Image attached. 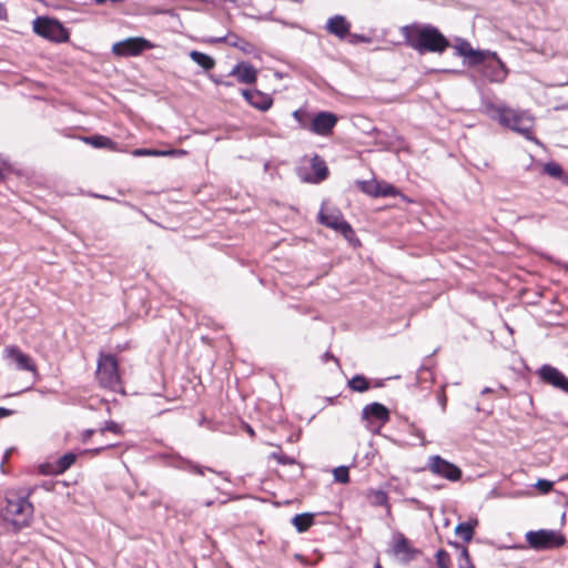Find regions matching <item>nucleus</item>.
Returning a JSON list of instances; mask_svg holds the SVG:
<instances>
[{
    "label": "nucleus",
    "instance_id": "43",
    "mask_svg": "<svg viewBox=\"0 0 568 568\" xmlns=\"http://www.w3.org/2000/svg\"><path fill=\"white\" fill-rule=\"evenodd\" d=\"M13 414L12 409L0 407V418L11 416Z\"/></svg>",
    "mask_w": 568,
    "mask_h": 568
},
{
    "label": "nucleus",
    "instance_id": "35",
    "mask_svg": "<svg viewBox=\"0 0 568 568\" xmlns=\"http://www.w3.org/2000/svg\"><path fill=\"white\" fill-rule=\"evenodd\" d=\"M132 154L134 156H161L164 153H160V150L155 149H135Z\"/></svg>",
    "mask_w": 568,
    "mask_h": 568
},
{
    "label": "nucleus",
    "instance_id": "40",
    "mask_svg": "<svg viewBox=\"0 0 568 568\" xmlns=\"http://www.w3.org/2000/svg\"><path fill=\"white\" fill-rule=\"evenodd\" d=\"M349 37H351L349 42L353 43V44L367 41V38L365 36H362V34L354 33V34H349Z\"/></svg>",
    "mask_w": 568,
    "mask_h": 568
},
{
    "label": "nucleus",
    "instance_id": "8",
    "mask_svg": "<svg viewBox=\"0 0 568 568\" xmlns=\"http://www.w3.org/2000/svg\"><path fill=\"white\" fill-rule=\"evenodd\" d=\"M153 48L154 44L149 40L141 37H134L115 42L112 45V52L118 57H135L141 54L143 51Z\"/></svg>",
    "mask_w": 568,
    "mask_h": 568
},
{
    "label": "nucleus",
    "instance_id": "51",
    "mask_svg": "<svg viewBox=\"0 0 568 568\" xmlns=\"http://www.w3.org/2000/svg\"><path fill=\"white\" fill-rule=\"evenodd\" d=\"M212 81L216 84H221V82H223V80H220L217 78H214V77H211Z\"/></svg>",
    "mask_w": 568,
    "mask_h": 568
},
{
    "label": "nucleus",
    "instance_id": "26",
    "mask_svg": "<svg viewBox=\"0 0 568 568\" xmlns=\"http://www.w3.org/2000/svg\"><path fill=\"white\" fill-rule=\"evenodd\" d=\"M292 115H293L294 120L297 122L298 128L301 130H306V131L311 130L310 123H312L313 113H311L310 111H307L304 108H300V109L295 110Z\"/></svg>",
    "mask_w": 568,
    "mask_h": 568
},
{
    "label": "nucleus",
    "instance_id": "19",
    "mask_svg": "<svg viewBox=\"0 0 568 568\" xmlns=\"http://www.w3.org/2000/svg\"><path fill=\"white\" fill-rule=\"evenodd\" d=\"M362 418L365 420L376 419L384 425L389 420V410L383 404L374 402L364 406Z\"/></svg>",
    "mask_w": 568,
    "mask_h": 568
},
{
    "label": "nucleus",
    "instance_id": "59",
    "mask_svg": "<svg viewBox=\"0 0 568 568\" xmlns=\"http://www.w3.org/2000/svg\"><path fill=\"white\" fill-rule=\"evenodd\" d=\"M212 504H213L212 500H209V501L205 503L206 506H211Z\"/></svg>",
    "mask_w": 568,
    "mask_h": 568
},
{
    "label": "nucleus",
    "instance_id": "50",
    "mask_svg": "<svg viewBox=\"0 0 568 568\" xmlns=\"http://www.w3.org/2000/svg\"><path fill=\"white\" fill-rule=\"evenodd\" d=\"M383 385H384V384H383V382H382V381H376V382L373 384V386H374V387H382Z\"/></svg>",
    "mask_w": 568,
    "mask_h": 568
},
{
    "label": "nucleus",
    "instance_id": "22",
    "mask_svg": "<svg viewBox=\"0 0 568 568\" xmlns=\"http://www.w3.org/2000/svg\"><path fill=\"white\" fill-rule=\"evenodd\" d=\"M215 42H227L231 47L237 48L244 53H252L254 45L248 41L237 37L236 34H229L214 40Z\"/></svg>",
    "mask_w": 568,
    "mask_h": 568
},
{
    "label": "nucleus",
    "instance_id": "1",
    "mask_svg": "<svg viewBox=\"0 0 568 568\" xmlns=\"http://www.w3.org/2000/svg\"><path fill=\"white\" fill-rule=\"evenodd\" d=\"M405 43L418 51L443 53L448 47V39L432 24H417L413 23L400 28Z\"/></svg>",
    "mask_w": 568,
    "mask_h": 568
},
{
    "label": "nucleus",
    "instance_id": "49",
    "mask_svg": "<svg viewBox=\"0 0 568 568\" xmlns=\"http://www.w3.org/2000/svg\"><path fill=\"white\" fill-rule=\"evenodd\" d=\"M493 389L489 388V387H485L483 390H481V394L485 395V394H488V393H491Z\"/></svg>",
    "mask_w": 568,
    "mask_h": 568
},
{
    "label": "nucleus",
    "instance_id": "29",
    "mask_svg": "<svg viewBox=\"0 0 568 568\" xmlns=\"http://www.w3.org/2000/svg\"><path fill=\"white\" fill-rule=\"evenodd\" d=\"M357 185L363 193L373 197H378V181H357Z\"/></svg>",
    "mask_w": 568,
    "mask_h": 568
},
{
    "label": "nucleus",
    "instance_id": "4",
    "mask_svg": "<svg viewBox=\"0 0 568 568\" xmlns=\"http://www.w3.org/2000/svg\"><path fill=\"white\" fill-rule=\"evenodd\" d=\"M97 379L99 384L111 390L121 388L119 365L114 355L101 354L98 359Z\"/></svg>",
    "mask_w": 568,
    "mask_h": 568
},
{
    "label": "nucleus",
    "instance_id": "21",
    "mask_svg": "<svg viewBox=\"0 0 568 568\" xmlns=\"http://www.w3.org/2000/svg\"><path fill=\"white\" fill-rule=\"evenodd\" d=\"M312 169L314 171L313 178H304V181H308L312 183H320L324 181L328 175V168L325 163V161L320 158L317 154H315L312 158Z\"/></svg>",
    "mask_w": 568,
    "mask_h": 568
},
{
    "label": "nucleus",
    "instance_id": "39",
    "mask_svg": "<svg viewBox=\"0 0 568 568\" xmlns=\"http://www.w3.org/2000/svg\"><path fill=\"white\" fill-rule=\"evenodd\" d=\"M452 545L455 546L460 551L458 559H469L470 558L468 549L465 546H460L457 542H452Z\"/></svg>",
    "mask_w": 568,
    "mask_h": 568
},
{
    "label": "nucleus",
    "instance_id": "54",
    "mask_svg": "<svg viewBox=\"0 0 568 568\" xmlns=\"http://www.w3.org/2000/svg\"><path fill=\"white\" fill-rule=\"evenodd\" d=\"M246 428H247L248 434H250L251 436H253V435H254V430H253V428H252L251 426H248V425L246 426Z\"/></svg>",
    "mask_w": 568,
    "mask_h": 568
},
{
    "label": "nucleus",
    "instance_id": "45",
    "mask_svg": "<svg viewBox=\"0 0 568 568\" xmlns=\"http://www.w3.org/2000/svg\"><path fill=\"white\" fill-rule=\"evenodd\" d=\"M7 16L8 13L6 7L0 3V20H7Z\"/></svg>",
    "mask_w": 568,
    "mask_h": 568
},
{
    "label": "nucleus",
    "instance_id": "58",
    "mask_svg": "<svg viewBox=\"0 0 568 568\" xmlns=\"http://www.w3.org/2000/svg\"><path fill=\"white\" fill-rule=\"evenodd\" d=\"M3 179V171L0 169V180Z\"/></svg>",
    "mask_w": 568,
    "mask_h": 568
},
{
    "label": "nucleus",
    "instance_id": "44",
    "mask_svg": "<svg viewBox=\"0 0 568 568\" xmlns=\"http://www.w3.org/2000/svg\"><path fill=\"white\" fill-rule=\"evenodd\" d=\"M114 446H115V444H105L103 446H100V447H97V448L92 449V452L95 453V454H99L100 452H102V450H104L106 448L114 447Z\"/></svg>",
    "mask_w": 568,
    "mask_h": 568
},
{
    "label": "nucleus",
    "instance_id": "11",
    "mask_svg": "<svg viewBox=\"0 0 568 568\" xmlns=\"http://www.w3.org/2000/svg\"><path fill=\"white\" fill-rule=\"evenodd\" d=\"M338 118L335 113L329 111H320L313 113L310 132L320 136H328L332 134Z\"/></svg>",
    "mask_w": 568,
    "mask_h": 568
},
{
    "label": "nucleus",
    "instance_id": "47",
    "mask_svg": "<svg viewBox=\"0 0 568 568\" xmlns=\"http://www.w3.org/2000/svg\"><path fill=\"white\" fill-rule=\"evenodd\" d=\"M328 359H334L335 362H337V359L328 352H326L324 355H323V361L324 362H327Z\"/></svg>",
    "mask_w": 568,
    "mask_h": 568
},
{
    "label": "nucleus",
    "instance_id": "6",
    "mask_svg": "<svg viewBox=\"0 0 568 568\" xmlns=\"http://www.w3.org/2000/svg\"><path fill=\"white\" fill-rule=\"evenodd\" d=\"M33 31L50 41L65 42L69 39L67 29L55 19L38 17L33 21Z\"/></svg>",
    "mask_w": 568,
    "mask_h": 568
},
{
    "label": "nucleus",
    "instance_id": "15",
    "mask_svg": "<svg viewBox=\"0 0 568 568\" xmlns=\"http://www.w3.org/2000/svg\"><path fill=\"white\" fill-rule=\"evenodd\" d=\"M230 77H235L240 83L253 84L257 80V70L248 62H239L229 73Z\"/></svg>",
    "mask_w": 568,
    "mask_h": 568
},
{
    "label": "nucleus",
    "instance_id": "17",
    "mask_svg": "<svg viewBox=\"0 0 568 568\" xmlns=\"http://www.w3.org/2000/svg\"><path fill=\"white\" fill-rule=\"evenodd\" d=\"M320 222L335 231H338L344 237L349 239L354 235V231L348 222H346L341 215H326L323 212L320 213Z\"/></svg>",
    "mask_w": 568,
    "mask_h": 568
},
{
    "label": "nucleus",
    "instance_id": "9",
    "mask_svg": "<svg viewBox=\"0 0 568 568\" xmlns=\"http://www.w3.org/2000/svg\"><path fill=\"white\" fill-rule=\"evenodd\" d=\"M427 469L450 481L459 480L463 474L457 465L444 459L439 455H434L428 458Z\"/></svg>",
    "mask_w": 568,
    "mask_h": 568
},
{
    "label": "nucleus",
    "instance_id": "31",
    "mask_svg": "<svg viewBox=\"0 0 568 568\" xmlns=\"http://www.w3.org/2000/svg\"><path fill=\"white\" fill-rule=\"evenodd\" d=\"M85 142L90 143L94 148H111L114 142L104 135H92L85 139Z\"/></svg>",
    "mask_w": 568,
    "mask_h": 568
},
{
    "label": "nucleus",
    "instance_id": "20",
    "mask_svg": "<svg viewBox=\"0 0 568 568\" xmlns=\"http://www.w3.org/2000/svg\"><path fill=\"white\" fill-rule=\"evenodd\" d=\"M326 29L329 33L336 36L339 39L346 38L349 34L351 23L345 17L336 14L328 19Z\"/></svg>",
    "mask_w": 568,
    "mask_h": 568
},
{
    "label": "nucleus",
    "instance_id": "7",
    "mask_svg": "<svg viewBox=\"0 0 568 568\" xmlns=\"http://www.w3.org/2000/svg\"><path fill=\"white\" fill-rule=\"evenodd\" d=\"M389 551L403 564H408L420 555V550L402 532L394 534Z\"/></svg>",
    "mask_w": 568,
    "mask_h": 568
},
{
    "label": "nucleus",
    "instance_id": "10",
    "mask_svg": "<svg viewBox=\"0 0 568 568\" xmlns=\"http://www.w3.org/2000/svg\"><path fill=\"white\" fill-rule=\"evenodd\" d=\"M481 73L490 82H503L507 77V69L496 53L485 52L484 62H481Z\"/></svg>",
    "mask_w": 568,
    "mask_h": 568
},
{
    "label": "nucleus",
    "instance_id": "62",
    "mask_svg": "<svg viewBox=\"0 0 568 568\" xmlns=\"http://www.w3.org/2000/svg\"><path fill=\"white\" fill-rule=\"evenodd\" d=\"M44 487L47 488V490H50L49 484H45Z\"/></svg>",
    "mask_w": 568,
    "mask_h": 568
},
{
    "label": "nucleus",
    "instance_id": "14",
    "mask_svg": "<svg viewBox=\"0 0 568 568\" xmlns=\"http://www.w3.org/2000/svg\"><path fill=\"white\" fill-rule=\"evenodd\" d=\"M4 354L7 358L16 363L18 369L28 372L36 371V365L33 364L31 357L24 354L18 346H7L4 348Z\"/></svg>",
    "mask_w": 568,
    "mask_h": 568
},
{
    "label": "nucleus",
    "instance_id": "16",
    "mask_svg": "<svg viewBox=\"0 0 568 568\" xmlns=\"http://www.w3.org/2000/svg\"><path fill=\"white\" fill-rule=\"evenodd\" d=\"M77 460V455L67 453L62 455L55 464H45L40 466V473L43 475H60L68 470Z\"/></svg>",
    "mask_w": 568,
    "mask_h": 568
},
{
    "label": "nucleus",
    "instance_id": "55",
    "mask_svg": "<svg viewBox=\"0 0 568 568\" xmlns=\"http://www.w3.org/2000/svg\"><path fill=\"white\" fill-rule=\"evenodd\" d=\"M97 197H100V199H104V200H110L109 196H105V195H95Z\"/></svg>",
    "mask_w": 568,
    "mask_h": 568
},
{
    "label": "nucleus",
    "instance_id": "3",
    "mask_svg": "<svg viewBox=\"0 0 568 568\" xmlns=\"http://www.w3.org/2000/svg\"><path fill=\"white\" fill-rule=\"evenodd\" d=\"M6 500L7 504L2 510L4 520L10 523L16 529L28 527L34 511L29 496L8 495Z\"/></svg>",
    "mask_w": 568,
    "mask_h": 568
},
{
    "label": "nucleus",
    "instance_id": "57",
    "mask_svg": "<svg viewBox=\"0 0 568 568\" xmlns=\"http://www.w3.org/2000/svg\"><path fill=\"white\" fill-rule=\"evenodd\" d=\"M280 462L283 464L291 463V460H288L287 458L281 459Z\"/></svg>",
    "mask_w": 568,
    "mask_h": 568
},
{
    "label": "nucleus",
    "instance_id": "41",
    "mask_svg": "<svg viewBox=\"0 0 568 568\" xmlns=\"http://www.w3.org/2000/svg\"><path fill=\"white\" fill-rule=\"evenodd\" d=\"M458 567L459 568H475L470 558L469 559H458Z\"/></svg>",
    "mask_w": 568,
    "mask_h": 568
},
{
    "label": "nucleus",
    "instance_id": "52",
    "mask_svg": "<svg viewBox=\"0 0 568 568\" xmlns=\"http://www.w3.org/2000/svg\"><path fill=\"white\" fill-rule=\"evenodd\" d=\"M221 85H224V87H232V85H233V83H232V82H230V81H223V82H221Z\"/></svg>",
    "mask_w": 568,
    "mask_h": 568
},
{
    "label": "nucleus",
    "instance_id": "38",
    "mask_svg": "<svg viewBox=\"0 0 568 568\" xmlns=\"http://www.w3.org/2000/svg\"><path fill=\"white\" fill-rule=\"evenodd\" d=\"M189 469L192 473H195V474L201 475V476L204 475L205 470L211 471V473H216L214 469H212L210 467H202L200 465H195V464H192V463L189 464Z\"/></svg>",
    "mask_w": 568,
    "mask_h": 568
},
{
    "label": "nucleus",
    "instance_id": "61",
    "mask_svg": "<svg viewBox=\"0 0 568 568\" xmlns=\"http://www.w3.org/2000/svg\"><path fill=\"white\" fill-rule=\"evenodd\" d=\"M44 487L47 488V490H50L49 484H45Z\"/></svg>",
    "mask_w": 568,
    "mask_h": 568
},
{
    "label": "nucleus",
    "instance_id": "12",
    "mask_svg": "<svg viewBox=\"0 0 568 568\" xmlns=\"http://www.w3.org/2000/svg\"><path fill=\"white\" fill-rule=\"evenodd\" d=\"M537 374L545 384L568 394V377L557 367L545 364L538 369Z\"/></svg>",
    "mask_w": 568,
    "mask_h": 568
},
{
    "label": "nucleus",
    "instance_id": "56",
    "mask_svg": "<svg viewBox=\"0 0 568 568\" xmlns=\"http://www.w3.org/2000/svg\"><path fill=\"white\" fill-rule=\"evenodd\" d=\"M94 1H95V3H98V4H102V3H104L106 0H94Z\"/></svg>",
    "mask_w": 568,
    "mask_h": 568
},
{
    "label": "nucleus",
    "instance_id": "2",
    "mask_svg": "<svg viewBox=\"0 0 568 568\" xmlns=\"http://www.w3.org/2000/svg\"><path fill=\"white\" fill-rule=\"evenodd\" d=\"M486 113L501 126L508 128L527 140H534V118L527 112L506 106L505 104L487 103Z\"/></svg>",
    "mask_w": 568,
    "mask_h": 568
},
{
    "label": "nucleus",
    "instance_id": "24",
    "mask_svg": "<svg viewBox=\"0 0 568 568\" xmlns=\"http://www.w3.org/2000/svg\"><path fill=\"white\" fill-rule=\"evenodd\" d=\"M189 57L191 58L192 61H194L197 65H200L205 71H210L215 67V60L206 53H203V52H200L196 50H192L189 53Z\"/></svg>",
    "mask_w": 568,
    "mask_h": 568
},
{
    "label": "nucleus",
    "instance_id": "37",
    "mask_svg": "<svg viewBox=\"0 0 568 568\" xmlns=\"http://www.w3.org/2000/svg\"><path fill=\"white\" fill-rule=\"evenodd\" d=\"M105 432H111L113 434L119 435V434H121L122 428H121V426L119 424H116L115 422L111 420V422H108L105 424V426L100 429V434L101 435H103Z\"/></svg>",
    "mask_w": 568,
    "mask_h": 568
},
{
    "label": "nucleus",
    "instance_id": "25",
    "mask_svg": "<svg viewBox=\"0 0 568 568\" xmlns=\"http://www.w3.org/2000/svg\"><path fill=\"white\" fill-rule=\"evenodd\" d=\"M292 524L298 532H305L314 524V515L311 513L297 514L292 518Z\"/></svg>",
    "mask_w": 568,
    "mask_h": 568
},
{
    "label": "nucleus",
    "instance_id": "32",
    "mask_svg": "<svg viewBox=\"0 0 568 568\" xmlns=\"http://www.w3.org/2000/svg\"><path fill=\"white\" fill-rule=\"evenodd\" d=\"M377 192L378 197L396 196L398 194L397 189L387 182H378Z\"/></svg>",
    "mask_w": 568,
    "mask_h": 568
},
{
    "label": "nucleus",
    "instance_id": "53",
    "mask_svg": "<svg viewBox=\"0 0 568 568\" xmlns=\"http://www.w3.org/2000/svg\"><path fill=\"white\" fill-rule=\"evenodd\" d=\"M440 403H442L443 408H445V405H446V397H445V395L442 396Z\"/></svg>",
    "mask_w": 568,
    "mask_h": 568
},
{
    "label": "nucleus",
    "instance_id": "18",
    "mask_svg": "<svg viewBox=\"0 0 568 568\" xmlns=\"http://www.w3.org/2000/svg\"><path fill=\"white\" fill-rule=\"evenodd\" d=\"M455 50L458 55L466 58L468 60V64L471 67L479 65L484 62L485 52L473 49L470 43L466 40H458L455 45Z\"/></svg>",
    "mask_w": 568,
    "mask_h": 568
},
{
    "label": "nucleus",
    "instance_id": "42",
    "mask_svg": "<svg viewBox=\"0 0 568 568\" xmlns=\"http://www.w3.org/2000/svg\"><path fill=\"white\" fill-rule=\"evenodd\" d=\"M12 450L13 448H9L4 452V455H3V459H2V463H1V470L2 473H4V463L9 460L11 454H12Z\"/></svg>",
    "mask_w": 568,
    "mask_h": 568
},
{
    "label": "nucleus",
    "instance_id": "5",
    "mask_svg": "<svg viewBox=\"0 0 568 568\" xmlns=\"http://www.w3.org/2000/svg\"><path fill=\"white\" fill-rule=\"evenodd\" d=\"M525 538L529 547L535 550L559 548L566 542L562 534L548 529L530 530L526 532Z\"/></svg>",
    "mask_w": 568,
    "mask_h": 568
},
{
    "label": "nucleus",
    "instance_id": "46",
    "mask_svg": "<svg viewBox=\"0 0 568 568\" xmlns=\"http://www.w3.org/2000/svg\"><path fill=\"white\" fill-rule=\"evenodd\" d=\"M94 434L93 429H87L82 435V440L87 442Z\"/></svg>",
    "mask_w": 568,
    "mask_h": 568
},
{
    "label": "nucleus",
    "instance_id": "23",
    "mask_svg": "<svg viewBox=\"0 0 568 568\" xmlns=\"http://www.w3.org/2000/svg\"><path fill=\"white\" fill-rule=\"evenodd\" d=\"M478 525L477 519L459 523L455 528V534L465 542H469L474 536V529Z\"/></svg>",
    "mask_w": 568,
    "mask_h": 568
},
{
    "label": "nucleus",
    "instance_id": "34",
    "mask_svg": "<svg viewBox=\"0 0 568 568\" xmlns=\"http://www.w3.org/2000/svg\"><path fill=\"white\" fill-rule=\"evenodd\" d=\"M435 558L438 568H449L450 557L446 550L439 549L436 552Z\"/></svg>",
    "mask_w": 568,
    "mask_h": 568
},
{
    "label": "nucleus",
    "instance_id": "13",
    "mask_svg": "<svg viewBox=\"0 0 568 568\" xmlns=\"http://www.w3.org/2000/svg\"><path fill=\"white\" fill-rule=\"evenodd\" d=\"M241 93L251 106L260 111H267L273 105L272 97L262 91L243 89Z\"/></svg>",
    "mask_w": 568,
    "mask_h": 568
},
{
    "label": "nucleus",
    "instance_id": "27",
    "mask_svg": "<svg viewBox=\"0 0 568 568\" xmlns=\"http://www.w3.org/2000/svg\"><path fill=\"white\" fill-rule=\"evenodd\" d=\"M371 382L364 375H355L348 381V387L353 392L364 393L371 388Z\"/></svg>",
    "mask_w": 568,
    "mask_h": 568
},
{
    "label": "nucleus",
    "instance_id": "28",
    "mask_svg": "<svg viewBox=\"0 0 568 568\" xmlns=\"http://www.w3.org/2000/svg\"><path fill=\"white\" fill-rule=\"evenodd\" d=\"M372 505L386 507L387 516L392 515V508L388 503V495L384 490H372Z\"/></svg>",
    "mask_w": 568,
    "mask_h": 568
},
{
    "label": "nucleus",
    "instance_id": "60",
    "mask_svg": "<svg viewBox=\"0 0 568 568\" xmlns=\"http://www.w3.org/2000/svg\"><path fill=\"white\" fill-rule=\"evenodd\" d=\"M375 568H383L379 562H376Z\"/></svg>",
    "mask_w": 568,
    "mask_h": 568
},
{
    "label": "nucleus",
    "instance_id": "33",
    "mask_svg": "<svg viewBox=\"0 0 568 568\" xmlns=\"http://www.w3.org/2000/svg\"><path fill=\"white\" fill-rule=\"evenodd\" d=\"M334 479L341 484H347L349 481V473L348 468L345 466H339L334 469Z\"/></svg>",
    "mask_w": 568,
    "mask_h": 568
},
{
    "label": "nucleus",
    "instance_id": "48",
    "mask_svg": "<svg viewBox=\"0 0 568 568\" xmlns=\"http://www.w3.org/2000/svg\"><path fill=\"white\" fill-rule=\"evenodd\" d=\"M160 153H164L162 156H166V155H173L176 153L175 150H160Z\"/></svg>",
    "mask_w": 568,
    "mask_h": 568
},
{
    "label": "nucleus",
    "instance_id": "36",
    "mask_svg": "<svg viewBox=\"0 0 568 568\" xmlns=\"http://www.w3.org/2000/svg\"><path fill=\"white\" fill-rule=\"evenodd\" d=\"M535 487L542 494H547L552 489L554 483L547 479H538Z\"/></svg>",
    "mask_w": 568,
    "mask_h": 568
},
{
    "label": "nucleus",
    "instance_id": "30",
    "mask_svg": "<svg viewBox=\"0 0 568 568\" xmlns=\"http://www.w3.org/2000/svg\"><path fill=\"white\" fill-rule=\"evenodd\" d=\"M544 173L555 179H562L565 176L564 170L557 162H548L544 165Z\"/></svg>",
    "mask_w": 568,
    "mask_h": 568
}]
</instances>
